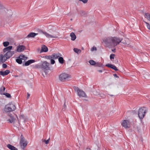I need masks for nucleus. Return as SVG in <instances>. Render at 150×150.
Segmentation results:
<instances>
[{
  "mask_svg": "<svg viewBox=\"0 0 150 150\" xmlns=\"http://www.w3.org/2000/svg\"><path fill=\"white\" fill-rule=\"evenodd\" d=\"M16 109L15 105L11 102L5 106L4 111L5 112H8L14 111Z\"/></svg>",
  "mask_w": 150,
  "mask_h": 150,
  "instance_id": "f257e3e1",
  "label": "nucleus"
},
{
  "mask_svg": "<svg viewBox=\"0 0 150 150\" xmlns=\"http://www.w3.org/2000/svg\"><path fill=\"white\" fill-rule=\"evenodd\" d=\"M147 110L146 108L144 107L140 108L138 112V115L140 119H142L144 117Z\"/></svg>",
  "mask_w": 150,
  "mask_h": 150,
  "instance_id": "f03ea898",
  "label": "nucleus"
},
{
  "mask_svg": "<svg viewBox=\"0 0 150 150\" xmlns=\"http://www.w3.org/2000/svg\"><path fill=\"white\" fill-rule=\"evenodd\" d=\"M61 56H62L61 54L59 53H55L51 55H46L45 56V57L47 59H55Z\"/></svg>",
  "mask_w": 150,
  "mask_h": 150,
  "instance_id": "7ed1b4c3",
  "label": "nucleus"
},
{
  "mask_svg": "<svg viewBox=\"0 0 150 150\" xmlns=\"http://www.w3.org/2000/svg\"><path fill=\"white\" fill-rule=\"evenodd\" d=\"M50 65L49 63L44 61L41 63V69L44 71L50 70Z\"/></svg>",
  "mask_w": 150,
  "mask_h": 150,
  "instance_id": "20e7f679",
  "label": "nucleus"
},
{
  "mask_svg": "<svg viewBox=\"0 0 150 150\" xmlns=\"http://www.w3.org/2000/svg\"><path fill=\"white\" fill-rule=\"evenodd\" d=\"M70 77V76L69 75L65 73H62L59 76L60 80L63 82Z\"/></svg>",
  "mask_w": 150,
  "mask_h": 150,
  "instance_id": "39448f33",
  "label": "nucleus"
},
{
  "mask_svg": "<svg viewBox=\"0 0 150 150\" xmlns=\"http://www.w3.org/2000/svg\"><path fill=\"white\" fill-rule=\"evenodd\" d=\"M20 143L21 146L23 147V149H24L25 147L26 146L27 143L23 135H21V136Z\"/></svg>",
  "mask_w": 150,
  "mask_h": 150,
  "instance_id": "423d86ee",
  "label": "nucleus"
},
{
  "mask_svg": "<svg viewBox=\"0 0 150 150\" xmlns=\"http://www.w3.org/2000/svg\"><path fill=\"white\" fill-rule=\"evenodd\" d=\"M114 40L113 37H108L105 39L104 42L107 45H110L111 43L113 44Z\"/></svg>",
  "mask_w": 150,
  "mask_h": 150,
  "instance_id": "0eeeda50",
  "label": "nucleus"
},
{
  "mask_svg": "<svg viewBox=\"0 0 150 150\" xmlns=\"http://www.w3.org/2000/svg\"><path fill=\"white\" fill-rule=\"evenodd\" d=\"M38 32L40 33H42L44 34L47 38H57V37L56 36L52 35L49 34L48 33L46 32H44L42 30L40 29L38 30Z\"/></svg>",
  "mask_w": 150,
  "mask_h": 150,
  "instance_id": "6e6552de",
  "label": "nucleus"
},
{
  "mask_svg": "<svg viewBox=\"0 0 150 150\" xmlns=\"http://www.w3.org/2000/svg\"><path fill=\"white\" fill-rule=\"evenodd\" d=\"M114 41L113 45L114 47L116 46L117 45L119 44L120 42H121L122 41V39L117 38V37H113Z\"/></svg>",
  "mask_w": 150,
  "mask_h": 150,
  "instance_id": "1a4fd4ad",
  "label": "nucleus"
},
{
  "mask_svg": "<svg viewBox=\"0 0 150 150\" xmlns=\"http://www.w3.org/2000/svg\"><path fill=\"white\" fill-rule=\"evenodd\" d=\"M14 54V52L12 51H8L4 54V56L5 57L6 59H7L11 57Z\"/></svg>",
  "mask_w": 150,
  "mask_h": 150,
  "instance_id": "9d476101",
  "label": "nucleus"
},
{
  "mask_svg": "<svg viewBox=\"0 0 150 150\" xmlns=\"http://www.w3.org/2000/svg\"><path fill=\"white\" fill-rule=\"evenodd\" d=\"M122 125L125 128H128L130 127V125L129 122L127 120H124L122 123Z\"/></svg>",
  "mask_w": 150,
  "mask_h": 150,
  "instance_id": "9b49d317",
  "label": "nucleus"
},
{
  "mask_svg": "<svg viewBox=\"0 0 150 150\" xmlns=\"http://www.w3.org/2000/svg\"><path fill=\"white\" fill-rule=\"evenodd\" d=\"M35 62V60L34 59H30L27 61L25 62V60L23 61V66H29L30 64L34 63Z\"/></svg>",
  "mask_w": 150,
  "mask_h": 150,
  "instance_id": "f8f14e48",
  "label": "nucleus"
},
{
  "mask_svg": "<svg viewBox=\"0 0 150 150\" xmlns=\"http://www.w3.org/2000/svg\"><path fill=\"white\" fill-rule=\"evenodd\" d=\"M26 47L23 45H19L17 47V51L18 52H21L24 50Z\"/></svg>",
  "mask_w": 150,
  "mask_h": 150,
  "instance_id": "ddd939ff",
  "label": "nucleus"
},
{
  "mask_svg": "<svg viewBox=\"0 0 150 150\" xmlns=\"http://www.w3.org/2000/svg\"><path fill=\"white\" fill-rule=\"evenodd\" d=\"M105 66L110 68L115 71H117L118 70V69L115 66L111 64H107L105 65Z\"/></svg>",
  "mask_w": 150,
  "mask_h": 150,
  "instance_id": "4468645a",
  "label": "nucleus"
},
{
  "mask_svg": "<svg viewBox=\"0 0 150 150\" xmlns=\"http://www.w3.org/2000/svg\"><path fill=\"white\" fill-rule=\"evenodd\" d=\"M78 95L80 97H87V96L86 95L85 93L83 90H81L78 92Z\"/></svg>",
  "mask_w": 150,
  "mask_h": 150,
  "instance_id": "2eb2a0df",
  "label": "nucleus"
},
{
  "mask_svg": "<svg viewBox=\"0 0 150 150\" xmlns=\"http://www.w3.org/2000/svg\"><path fill=\"white\" fill-rule=\"evenodd\" d=\"M8 11L7 9L6 8L3 4L0 2V12H6Z\"/></svg>",
  "mask_w": 150,
  "mask_h": 150,
  "instance_id": "dca6fc26",
  "label": "nucleus"
},
{
  "mask_svg": "<svg viewBox=\"0 0 150 150\" xmlns=\"http://www.w3.org/2000/svg\"><path fill=\"white\" fill-rule=\"evenodd\" d=\"M10 72L9 70H6L4 71H0V75L3 76H5L8 75Z\"/></svg>",
  "mask_w": 150,
  "mask_h": 150,
  "instance_id": "f3484780",
  "label": "nucleus"
},
{
  "mask_svg": "<svg viewBox=\"0 0 150 150\" xmlns=\"http://www.w3.org/2000/svg\"><path fill=\"white\" fill-rule=\"evenodd\" d=\"M48 51V49L47 47L45 45H43L41 47L40 52H46Z\"/></svg>",
  "mask_w": 150,
  "mask_h": 150,
  "instance_id": "a211bd4d",
  "label": "nucleus"
},
{
  "mask_svg": "<svg viewBox=\"0 0 150 150\" xmlns=\"http://www.w3.org/2000/svg\"><path fill=\"white\" fill-rule=\"evenodd\" d=\"M38 33H34L31 32L28 35L26 38H34L36 35H38Z\"/></svg>",
  "mask_w": 150,
  "mask_h": 150,
  "instance_id": "6ab92c4d",
  "label": "nucleus"
},
{
  "mask_svg": "<svg viewBox=\"0 0 150 150\" xmlns=\"http://www.w3.org/2000/svg\"><path fill=\"white\" fill-rule=\"evenodd\" d=\"M12 47H13L12 46L6 47L3 49V52L5 53L8 51H11V50L12 49Z\"/></svg>",
  "mask_w": 150,
  "mask_h": 150,
  "instance_id": "aec40b11",
  "label": "nucleus"
},
{
  "mask_svg": "<svg viewBox=\"0 0 150 150\" xmlns=\"http://www.w3.org/2000/svg\"><path fill=\"white\" fill-rule=\"evenodd\" d=\"M6 59L5 57L4 56V54L3 55V54L0 55V61L2 63H4L6 61Z\"/></svg>",
  "mask_w": 150,
  "mask_h": 150,
  "instance_id": "412c9836",
  "label": "nucleus"
},
{
  "mask_svg": "<svg viewBox=\"0 0 150 150\" xmlns=\"http://www.w3.org/2000/svg\"><path fill=\"white\" fill-rule=\"evenodd\" d=\"M7 146L11 150H18V149L16 147L10 144H7Z\"/></svg>",
  "mask_w": 150,
  "mask_h": 150,
  "instance_id": "4be33fe9",
  "label": "nucleus"
},
{
  "mask_svg": "<svg viewBox=\"0 0 150 150\" xmlns=\"http://www.w3.org/2000/svg\"><path fill=\"white\" fill-rule=\"evenodd\" d=\"M70 36L71 38V40L72 41H74L76 38V36L73 32H71L70 33Z\"/></svg>",
  "mask_w": 150,
  "mask_h": 150,
  "instance_id": "5701e85b",
  "label": "nucleus"
},
{
  "mask_svg": "<svg viewBox=\"0 0 150 150\" xmlns=\"http://www.w3.org/2000/svg\"><path fill=\"white\" fill-rule=\"evenodd\" d=\"M22 59H21L20 57H18L16 59V62L19 64H21L22 63Z\"/></svg>",
  "mask_w": 150,
  "mask_h": 150,
  "instance_id": "b1692460",
  "label": "nucleus"
},
{
  "mask_svg": "<svg viewBox=\"0 0 150 150\" xmlns=\"http://www.w3.org/2000/svg\"><path fill=\"white\" fill-rule=\"evenodd\" d=\"M58 58V61L59 63L61 64H63L64 61L63 58L62 57H61L60 56Z\"/></svg>",
  "mask_w": 150,
  "mask_h": 150,
  "instance_id": "393cba45",
  "label": "nucleus"
},
{
  "mask_svg": "<svg viewBox=\"0 0 150 150\" xmlns=\"http://www.w3.org/2000/svg\"><path fill=\"white\" fill-rule=\"evenodd\" d=\"M144 16L146 18L150 21V14L148 13H146L144 14Z\"/></svg>",
  "mask_w": 150,
  "mask_h": 150,
  "instance_id": "a878e982",
  "label": "nucleus"
},
{
  "mask_svg": "<svg viewBox=\"0 0 150 150\" xmlns=\"http://www.w3.org/2000/svg\"><path fill=\"white\" fill-rule=\"evenodd\" d=\"M15 120L16 119L14 117H12L11 118L8 119V121L9 123H12L14 122Z\"/></svg>",
  "mask_w": 150,
  "mask_h": 150,
  "instance_id": "bb28decb",
  "label": "nucleus"
},
{
  "mask_svg": "<svg viewBox=\"0 0 150 150\" xmlns=\"http://www.w3.org/2000/svg\"><path fill=\"white\" fill-rule=\"evenodd\" d=\"M1 94L5 96L7 98H11V95L10 94L8 93H1Z\"/></svg>",
  "mask_w": 150,
  "mask_h": 150,
  "instance_id": "cd10ccee",
  "label": "nucleus"
},
{
  "mask_svg": "<svg viewBox=\"0 0 150 150\" xmlns=\"http://www.w3.org/2000/svg\"><path fill=\"white\" fill-rule=\"evenodd\" d=\"M73 50L75 53L78 54L80 53L81 52V50H80L77 48H74Z\"/></svg>",
  "mask_w": 150,
  "mask_h": 150,
  "instance_id": "c85d7f7f",
  "label": "nucleus"
},
{
  "mask_svg": "<svg viewBox=\"0 0 150 150\" xmlns=\"http://www.w3.org/2000/svg\"><path fill=\"white\" fill-rule=\"evenodd\" d=\"M96 66V67H100L103 68V64L100 62L96 63V64H95Z\"/></svg>",
  "mask_w": 150,
  "mask_h": 150,
  "instance_id": "c756f323",
  "label": "nucleus"
},
{
  "mask_svg": "<svg viewBox=\"0 0 150 150\" xmlns=\"http://www.w3.org/2000/svg\"><path fill=\"white\" fill-rule=\"evenodd\" d=\"M89 63L92 65H94L96 64V62L92 60H89Z\"/></svg>",
  "mask_w": 150,
  "mask_h": 150,
  "instance_id": "7c9ffc66",
  "label": "nucleus"
},
{
  "mask_svg": "<svg viewBox=\"0 0 150 150\" xmlns=\"http://www.w3.org/2000/svg\"><path fill=\"white\" fill-rule=\"evenodd\" d=\"M3 45L5 47H6L9 44V42L8 41L4 42H3Z\"/></svg>",
  "mask_w": 150,
  "mask_h": 150,
  "instance_id": "2f4dec72",
  "label": "nucleus"
},
{
  "mask_svg": "<svg viewBox=\"0 0 150 150\" xmlns=\"http://www.w3.org/2000/svg\"><path fill=\"white\" fill-rule=\"evenodd\" d=\"M35 67L36 68L41 69V63L40 64L35 65Z\"/></svg>",
  "mask_w": 150,
  "mask_h": 150,
  "instance_id": "473e14b6",
  "label": "nucleus"
},
{
  "mask_svg": "<svg viewBox=\"0 0 150 150\" xmlns=\"http://www.w3.org/2000/svg\"><path fill=\"white\" fill-rule=\"evenodd\" d=\"M5 87H4L3 86H2V87H1L0 88V92L1 93H3L4 92L5 90Z\"/></svg>",
  "mask_w": 150,
  "mask_h": 150,
  "instance_id": "72a5a7b5",
  "label": "nucleus"
},
{
  "mask_svg": "<svg viewBox=\"0 0 150 150\" xmlns=\"http://www.w3.org/2000/svg\"><path fill=\"white\" fill-rule=\"evenodd\" d=\"M74 89L75 91H76L77 93L79 92L80 90H81L78 87H76V86H74Z\"/></svg>",
  "mask_w": 150,
  "mask_h": 150,
  "instance_id": "f704fd0d",
  "label": "nucleus"
},
{
  "mask_svg": "<svg viewBox=\"0 0 150 150\" xmlns=\"http://www.w3.org/2000/svg\"><path fill=\"white\" fill-rule=\"evenodd\" d=\"M144 22L146 24L148 29L150 30V24L146 21H144Z\"/></svg>",
  "mask_w": 150,
  "mask_h": 150,
  "instance_id": "c9c22d12",
  "label": "nucleus"
},
{
  "mask_svg": "<svg viewBox=\"0 0 150 150\" xmlns=\"http://www.w3.org/2000/svg\"><path fill=\"white\" fill-rule=\"evenodd\" d=\"M115 56V54H111L110 55V59H114V57Z\"/></svg>",
  "mask_w": 150,
  "mask_h": 150,
  "instance_id": "e433bc0d",
  "label": "nucleus"
},
{
  "mask_svg": "<svg viewBox=\"0 0 150 150\" xmlns=\"http://www.w3.org/2000/svg\"><path fill=\"white\" fill-rule=\"evenodd\" d=\"M25 56L23 54H21L18 57H20V58L22 60H24Z\"/></svg>",
  "mask_w": 150,
  "mask_h": 150,
  "instance_id": "4c0bfd02",
  "label": "nucleus"
},
{
  "mask_svg": "<svg viewBox=\"0 0 150 150\" xmlns=\"http://www.w3.org/2000/svg\"><path fill=\"white\" fill-rule=\"evenodd\" d=\"M121 42L123 43L124 44H125L126 45V46L127 47H129V43H127L126 42H125V41H123L122 42L121 41Z\"/></svg>",
  "mask_w": 150,
  "mask_h": 150,
  "instance_id": "58836bf2",
  "label": "nucleus"
},
{
  "mask_svg": "<svg viewBox=\"0 0 150 150\" xmlns=\"http://www.w3.org/2000/svg\"><path fill=\"white\" fill-rule=\"evenodd\" d=\"M50 59L51 60H50V62H51V64H54L55 63V61L54 60V59Z\"/></svg>",
  "mask_w": 150,
  "mask_h": 150,
  "instance_id": "ea45409f",
  "label": "nucleus"
},
{
  "mask_svg": "<svg viewBox=\"0 0 150 150\" xmlns=\"http://www.w3.org/2000/svg\"><path fill=\"white\" fill-rule=\"evenodd\" d=\"M91 50L92 51H93L94 50H96L97 48L96 47L94 46L91 49Z\"/></svg>",
  "mask_w": 150,
  "mask_h": 150,
  "instance_id": "a19ab883",
  "label": "nucleus"
},
{
  "mask_svg": "<svg viewBox=\"0 0 150 150\" xmlns=\"http://www.w3.org/2000/svg\"><path fill=\"white\" fill-rule=\"evenodd\" d=\"M2 67L4 68H6L7 67V65L6 64L4 63L2 64Z\"/></svg>",
  "mask_w": 150,
  "mask_h": 150,
  "instance_id": "79ce46f5",
  "label": "nucleus"
},
{
  "mask_svg": "<svg viewBox=\"0 0 150 150\" xmlns=\"http://www.w3.org/2000/svg\"><path fill=\"white\" fill-rule=\"evenodd\" d=\"M80 1H82L83 3H86L88 1V0H79Z\"/></svg>",
  "mask_w": 150,
  "mask_h": 150,
  "instance_id": "37998d69",
  "label": "nucleus"
},
{
  "mask_svg": "<svg viewBox=\"0 0 150 150\" xmlns=\"http://www.w3.org/2000/svg\"><path fill=\"white\" fill-rule=\"evenodd\" d=\"M50 139V138H49V139H48L47 140H45V143L46 144H48L49 143V141Z\"/></svg>",
  "mask_w": 150,
  "mask_h": 150,
  "instance_id": "c03bdc74",
  "label": "nucleus"
},
{
  "mask_svg": "<svg viewBox=\"0 0 150 150\" xmlns=\"http://www.w3.org/2000/svg\"><path fill=\"white\" fill-rule=\"evenodd\" d=\"M81 14V16H83L85 14V13L83 11H81L80 12Z\"/></svg>",
  "mask_w": 150,
  "mask_h": 150,
  "instance_id": "a18cd8bd",
  "label": "nucleus"
},
{
  "mask_svg": "<svg viewBox=\"0 0 150 150\" xmlns=\"http://www.w3.org/2000/svg\"><path fill=\"white\" fill-rule=\"evenodd\" d=\"M137 129L138 132H140V127H137Z\"/></svg>",
  "mask_w": 150,
  "mask_h": 150,
  "instance_id": "49530a36",
  "label": "nucleus"
},
{
  "mask_svg": "<svg viewBox=\"0 0 150 150\" xmlns=\"http://www.w3.org/2000/svg\"><path fill=\"white\" fill-rule=\"evenodd\" d=\"M113 76L116 78H118L119 76L117 75L116 74H113Z\"/></svg>",
  "mask_w": 150,
  "mask_h": 150,
  "instance_id": "de8ad7c7",
  "label": "nucleus"
},
{
  "mask_svg": "<svg viewBox=\"0 0 150 150\" xmlns=\"http://www.w3.org/2000/svg\"><path fill=\"white\" fill-rule=\"evenodd\" d=\"M66 106V105H65V103L63 106V108H62V109H64V110L65 109V107Z\"/></svg>",
  "mask_w": 150,
  "mask_h": 150,
  "instance_id": "09e8293b",
  "label": "nucleus"
},
{
  "mask_svg": "<svg viewBox=\"0 0 150 150\" xmlns=\"http://www.w3.org/2000/svg\"><path fill=\"white\" fill-rule=\"evenodd\" d=\"M9 116L10 117V118H11L12 117H14L11 114H9Z\"/></svg>",
  "mask_w": 150,
  "mask_h": 150,
  "instance_id": "8fccbe9b",
  "label": "nucleus"
},
{
  "mask_svg": "<svg viewBox=\"0 0 150 150\" xmlns=\"http://www.w3.org/2000/svg\"><path fill=\"white\" fill-rule=\"evenodd\" d=\"M31 66V67L32 68H33V69L36 68L35 67V65H32Z\"/></svg>",
  "mask_w": 150,
  "mask_h": 150,
  "instance_id": "3c124183",
  "label": "nucleus"
},
{
  "mask_svg": "<svg viewBox=\"0 0 150 150\" xmlns=\"http://www.w3.org/2000/svg\"><path fill=\"white\" fill-rule=\"evenodd\" d=\"M30 96V95L29 93H27V99Z\"/></svg>",
  "mask_w": 150,
  "mask_h": 150,
  "instance_id": "603ef678",
  "label": "nucleus"
},
{
  "mask_svg": "<svg viewBox=\"0 0 150 150\" xmlns=\"http://www.w3.org/2000/svg\"><path fill=\"white\" fill-rule=\"evenodd\" d=\"M28 59V57H27L25 56L24 59V60L25 61V60H27Z\"/></svg>",
  "mask_w": 150,
  "mask_h": 150,
  "instance_id": "864d4df0",
  "label": "nucleus"
},
{
  "mask_svg": "<svg viewBox=\"0 0 150 150\" xmlns=\"http://www.w3.org/2000/svg\"><path fill=\"white\" fill-rule=\"evenodd\" d=\"M98 71L100 73H101L102 72V70H98Z\"/></svg>",
  "mask_w": 150,
  "mask_h": 150,
  "instance_id": "5fc2aeb1",
  "label": "nucleus"
},
{
  "mask_svg": "<svg viewBox=\"0 0 150 150\" xmlns=\"http://www.w3.org/2000/svg\"><path fill=\"white\" fill-rule=\"evenodd\" d=\"M115 49H112V51L113 52H115Z\"/></svg>",
  "mask_w": 150,
  "mask_h": 150,
  "instance_id": "6e6d98bb",
  "label": "nucleus"
},
{
  "mask_svg": "<svg viewBox=\"0 0 150 150\" xmlns=\"http://www.w3.org/2000/svg\"><path fill=\"white\" fill-rule=\"evenodd\" d=\"M109 95H110V96H113V95H110V94H109Z\"/></svg>",
  "mask_w": 150,
  "mask_h": 150,
  "instance_id": "4d7b16f0",
  "label": "nucleus"
},
{
  "mask_svg": "<svg viewBox=\"0 0 150 150\" xmlns=\"http://www.w3.org/2000/svg\"><path fill=\"white\" fill-rule=\"evenodd\" d=\"M70 20H71V21H72V18H71V19H70Z\"/></svg>",
  "mask_w": 150,
  "mask_h": 150,
  "instance_id": "13d9d810",
  "label": "nucleus"
}]
</instances>
